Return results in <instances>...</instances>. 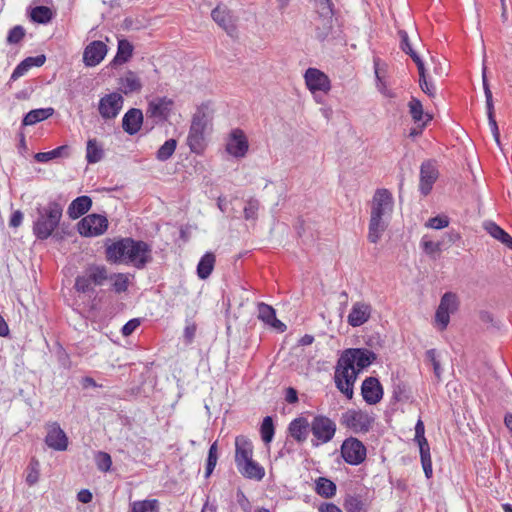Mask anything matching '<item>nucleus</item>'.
<instances>
[{"label": "nucleus", "mask_w": 512, "mask_h": 512, "mask_svg": "<svg viewBox=\"0 0 512 512\" xmlns=\"http://www.w3.org/2000/svg\"><path fill=\"white\" fill-rule=\"evenodd\" d=\"M377 355L367 348L345 349L337 360L334 372L336 388L348 399L354 396V384L363 369L369 367Z\"/></svg>", "instance_id": "nucleus-1"}, {"label": "nucleus", "mask_w": 512, "mask_h": 512, "mask_svg": "<svg viewBox=\"0 0 512 512\" xmlns=\"http://www.w3.org/2000/svg\"><path fill=\"white\" fill-rule=\"evenodd\" d=\"M37 217L33 221L32 232L37 240L44 241L51 237L58 228L63 216V205L55 200L36 207Z\"/></svg>", "instance_id": "nucleus-2"}, {"label": "nucleus", "mask_w": 512, "mask_h": 512, "mask_svg": "<svg viewBox=\"0 0 512 512\" xmlns=\"http://www.w3.org/2000/svg\"><path fill=\"white\" fill-rule=\"evenodd\" d=\"M212 114L207 104H201L193 114L187 144L191 152L201 154L205 148L204 133L211 123Z\"/></svg>", "instance_id": "nucleus-3"}, {"label": "nucleus", "mask_w": 512, "mask_h": 512, "mask_svg": "<svg viewBox=\"0 0 512 512\" xmlns=\"http://www.w3.org/2000/svg\"><path fill=\"white\" fill-rule=\"evenodd\" d=\"M254 444L245 435L235 438L234 462L237 471L246 479L256 478V461L253 459Z\"/></svg>", "instance_id": "nucleus-4"}, {"label": "nucleus", "mask_w": 512, "mask_h": 512, "mask_svg": "<svg viewBox=\"0 0 512 512\" xmlns=\"http://www.w3.org/2000/svg\"><path fill=\"white\" fill-rule=\"evenodd\" d=\"M374 421V417L362 409H348L340 417V424L355 434L368 433Z\"/></svg>", "instance_id": "nucleus-5"}, {"label": "nucleus", "mask_w": 512, "mask_h": 512, "mask_svg": "<svg viewBox=\"0 0 512 512\" xmlns=\"http://www.w3.org/2000/svg\"><path fill=\"white\" fill-rule=\"evenodd\" d=\"M314 10L321 21V25L315 28V36L320 41H325L333 29V16L335 7L332 0H313Z\"/></svg>", "instance_id": "nucleus-6"}, {"label": "nucleus", "mask_w": 512, "mask_h": 512, "mask_svg": "<svg viewBox=\"0 0 512 512\" xmlns=\"http://www.w3.org/2000/svg\"><path fill=\"white\" fill-rule=\"evenodd\" d=\"M174 101L166 96L155 97L150 100L146 109L147 124L151 120V128L154 125L164 124L172 114Z\"/></svg>", "instance_id": "nucleus-7"}, {"label": "nucleus", "mask_w": 512, "mask_h": 512, "mask_svg": "<svg viewBox=\"0 0 512 512\" xmlns=\"http://www.w3.org/2000/svg\"><path fill=\"white\" fill-rule=\"evenodd\" d=\"M340 452L344 461L352 466L363 463L367 456V449L363 442L352 436L342 442Z\"/></svg>", "instance_id": "nucleus-8"}, {"label": "nucleus", "mask_w": 512, "mask_h": 512, "mask_svg": "<svg viewBox=\"0 0 512 512\" xmlns=\"http://www.w3.org/2000/svg\"><path fill=\"white\" fill-rule=\"evenodd\" d=\"M108 229V219L104 215L89 214L77 223V230L81 236L96 237L104 234Z\"/></svg>", "instance_id": "nucleus-9"}, {"label": "nucleus", "mask_w": 512, "mask_h": 512, "mask_svg": "<svg viewBox=\"0 0 512 512\" xmlns=\"http://www.w3.org/2000/svg\"><path fill=\"white\" fill-rule=\"evenodd\" d=\"M127 263L133 264L137 269H143L152 261L151 247L142 240H135L129 237Z\"/></svg>", "instance_id": "nucleus-10"}, {"label": "nucleus", "mask_w": 512, "mask_h": 512, "mask_svg": "<svg viewBox=\"0 0 512 512\" xmlns=\"http://www.w3.org/2000/svg\"><path fill=\"white\" fill-rule=\"evenodd\" d=\"M439 178V170L435 160L428 159L421 163L419 175V192L422 196H428Z\"/></svg>", "instance_id": "nucleus-11"}, {"label": "nucleus", "mask_w": 512, "mask_h": 512, "mask_svg": "<svg viewBox=\"0 0 512 512\" xmlns=\"http://www.w3.org/2000/svg\"><path fill=\"white\" fill-rule=\"evenodd\" d=\"M335 422L327 416L317 415L311 422V432L322 444L330 442L336 433Z\"/></svg>", "instance_id": "nucleus-12"}, {"label": "nucleus", "mask_w": 512, "mask_h": 512, "mask_svg": "<svg viewBox=\"0 0 512 512\" xmlns=\"http://www.w3.org/2000/svg\"><path fill=\"white\" fill-rule=\"evenodd\" d=\"M393 205L392 193L386 188H379L372 198L370 216L384 218L385 215L391 214Z\"/></svg>", "instance_id": "nucleus-13"}, {"label": "nucleus", "mask_w": 512, "mask_h": 512, "mask_svg": "<svg viewBox=\"0 0 512 512\" xmlns=\"http://www.w3.org/2000/svg\"><path fill=\"white\" fill-rule=\"evenodd\" d=\"M124 99L121 94L112 92L100 98L98 111L104 120L114 119L123 107Z\"/></svg>", "instance_id": "nucleus-14"}, {"label": "nucleus", "mask_w": 512, "mask_h": 512, "mask_svg": "<svg viewBox=\"0 0 512 512\" xmlns=\"http://www.w3.org/2000/svg\"><path fill=\"white\" fill-rule=\"evenodd\" d=\"M305 84L308 90L316 95L317 92L327 94L331 90L329 77L317 68H308L304 74Z\"/></svg>", "instance_id": "nucleus-15"}, {"label": "nucleus", "mask_w": 512, "mask_h": 512, "mask_svg": "<svg viewBox=\"0 0 512 512\" xmlns=\"http://www.w3.org/2000/svg\"><path fill=\"white\" fill-rule=\"evenodd\" d=\"M47 434L45 444L55 451H65L68 447V437L58 422L46 424Z\"/></svg>", "instance_id": "nucleus-16"}, {"label": "nucleus", "mask_w": 512, "mask_h": 512, "mask_svg": "<svg viewBox=\"0 0 512 512\" xmlns=\"http://www.w3.org/2000/svg\"><path fill=\"white\" fill-rule=\"evenodd\" d=\"M383 387L376 377H367L361 385V395L363 400L369 405L379 403L383 398Z\"/></svg>", "instance_id": "nucleus-17"}, {"label": "nucleus", "mask_w": 512, "mask_h": 512, "mask_svg": "<svg viewBox=\"0 0 512 512\" xmlns=\"http://www.w3.org/2000/svg\"><path fill=\"white\" fill-rule=\"evenodd\" d=\"M108 51L107 45L99 40L92 41L88 44L83 52V62L87 67L98 65L106 56Z\"/></svg>", "instance_id": "nucleus-18"}, {"label": "nucleus", "mask_w": 512, "mask_h": 512, "mask_svg": "<svg viewBox=\"0 0 512 512\" xmlns=\"http://www.w3.org/2000/svg\"><path fill=\"white\" fill-rule=\"evenodd\" d=\"M258 320L277 333H283L287 329V326L277 319L275 309L263 302H258Z\"/></svg>", "instance_id": "nucleus-19"}, {"label": "nucleus", "mask_w": 512, "mask_h": 512, "mask_svg": "<svg viewBox=\"0 0 512 512\" xmlns=\"http://www.w3.org/2000/svg\"><path fill=\"white\" fill-rule=\"evenodd\" d=\"M483 90L485 94V100H486V109H487V117H488V123L490 126V130L492 132V135L495 139V141L499 144L500 143V132L499 128L495 119V112H494V103H493V96L492 92L490 90V86L485 74V69L483 70Z\"/></svg>", "instance_id": "nucleus-20"}, {"label": "nucleus", "mask_w": 512, "mask_h": 512, "mask_svg": "<svg viewBox=\"0 0 512 512\" xmlns=\"http://www.w3.org/2000/svg\"><path fill=\"white\" fill-rule=\"evenodd\" d=\"M372 306L369 303L358 301L352 305L347 317V323L351 327H359L365 324L371 317Z\"/></svg>", "instance_id": "nucleus-21"}, {"label": "nucleus", "mask_w": 512, "mask_h": 512, "mask_svg": "<svg viewBox=\"0 0 512 512\" xmlns=\"http://www.w3.org/2000/svg\"><path fill=\"white\" fill-rule=\"evenodd\" d=\"M248 150V141L240 129H235L231 132L228 142L226 144V151L236 157H244Z\"/></svg>", "instance_id": "nucleus-22"}, {"label": "nucleus", "mask_w": 512, "mask_h": 512, "mask_svg": "<svg viewBox=\"0 0 512 512\" xmlns=\"http://www.w3.org/2000/svg\"><path fill=\"white\" fill-rule=\"evenodd\" d=\"M129 237L121 238L106 247V259L111 263H127Z\"/></svg>", "instance_id": "nucleus-23"}, {"label": "nucleus", "mask_w": 512, "mask_h": 512, "mask_svg": "<svg viewBox=\"0 0 512 512\" xmlns=\"http://www.w3.org/2000/svg\"><path fill=\"white\" fill-rule=\"evenodd\" d=\"M310 430L311 424H309L305 417H297L293 419L287 428L289 436L300 444L307 440Z\"/></svg>", "instance_id": "nucleus-24"}, {"label": "nucleus", "mask_w": 512, "mask_h": 512, "mask_svg": "<svg viewBox=\"0 0 512 512\" xmlns=\"http://www.w3.org/2000/svg\"><path fill=\"white\" fill-rule=\"evenodd\" d=\"M143 125V113L138 108H130L122 118V128L128 135L137 134Z\"/></svg>", "instance_id": "nucleus-25"}, {"label": "nucleus", "mask_w": 512, "mask_h": 512, "mask_svg": "<svg viewBox=\"0 0 512 512\" xmlns=\"http://www.w3.org/2000/svg\"><path fill=\"white\" fill-rule=\"evenodd\" d=\"M91 207V197L87 195L78 196L69 204L67 214L71 219L75 220L86 214Z\"/></svg>", "instance_id": "nucleus-26"}, {"label": "nucleus", "mask_w": 512, "mask_h": 512, "mask_svg": "<svg viewBox=\"0 0 512 512\" xmlns=\"http://www.w3.org/2000/svg\"><path fill=\"white\" fill-rule=\"evenodd\" d=\"M28 16L33 23L46 25L52 21L55 12L48 6L38 5L27 10Z\"/></svg>", "instance_id": "nucleus-27"}, {"label": "nucleus", "mask_w": 512, "mask_h": 512, "mask_svg": "<svg viewBox=\"0 0 512 512\" xmlns=\"http://www.w3.org/2000/svg\"><path fill=\"white\" fill-rule=\"evenodd\" d=\"M134 47L127 39L118 40L117 52L113 60L110 62L112 67L122 65L129 61L133 55Z\"/></svg>", "instance_id": "nucleus-28"}, {"label": "nucleus", "mask_w": 512, "mask_h": 512, "mask_svg": "<svg viewBox=\"0 0 512 512\" xmlns=\"http://www.w3.org/2000/svg\"><path fill=\"white\" fill-rule=\"evenodd\" d=\"M84 273L92 285L102 286L108 280V269L104 265L90 264Z\"/></svg>", "instance_id": "nucleus-29"}, {"label": "nucleus", "mask_w": 512, "mask_h": 512, "mask_svg": "<svg viewBox=\"0 0 512 512\" xmlns=\"http://www.w3.org/2000/svg\"><path fill=\"white\" fill-rule=\"evenodd\" d=\"M387 227L388 223L384 220V218L370 216L367 236L369 242L376 244L382 237Z\"/></svg>", "instance_id": "nucleus-30"}, {"label": "nucleus", "mask_w": 512, "mask_h": 512, "mask_svg": "<svg viewBox=\"0 0 512 512\" xmlns=\"http://www.w3.org/2000/svg\"><path fill=\"white\" fill-rule=\"evenodd\" d=\"M54 114L52 107L38 108L29 111L22 119L23 126H31L41 121H44Z\"/></svg>", "instance_id": "nucleus-31"}, {"label": "nucleus", "mask_w": 512, "mask_h": 512, "mask_svg": "<svg viewBox=\"0 0 512 512\" xmlns=\"http://www.w3.org/2000/svg\"><path fill=\"white\" fill-rule=\"evenodd\" d=\"M212 19L222 27L229 35H232L235 27L232 23L231 16L228 11L217 6L211 12Z\"/></svg>", "instance_id": "nucleus-32"}, {"label": "nucleus", "mask_w": 512, "mask_h": 512, "mask_svg": "<svg viewBox=\"0 0 512 512\" xmlns=\"http://www.w3.org/2000/svg\"><path fill=\"white\" fill-rule=\"evenodd\" d=\"M215 265V255L211 252H206L199 260L197 265V275L200 279H207Z\"/></svg>", "instance_id": "nucleus-33"}, {"label": "nucleus", "mask_w": 512, "mask_h": 512, "mask_svg": "<svg viewBox=\"0 0 512 512\" xmlns=\"http://www.w3.org/2000/svg\"><path fill=\"white\" fill-rule=\"evenodd\" d=\"M69 156V146L61 145L57 148L47 151V152H38L34 155V159L39 163H47L51 160L68 157Z\"/></svg>", "instance_id": "nucleus-34"}, {"label": "nucleus", "mask_w": 512, "mask_h": 512, "mask_svg": "<svg viewBox=\"0 0 512 512\" xmlns=\"http://www.w3.org/2000/svg\"><path fill=\"white\" fill-rule=\"evenodd\" d=\"M336 491L337 486L332 480L326 477H319L318 479H316L315 492L319 496L323 498H332L335 496Z\"/></svg>", "instance_id": "nucleus-35"}, {"label": "nucleus", "mask_w": 512, "mask_h": 512, "mask_svg": "<svg viewBox=\"0 0 512 512\" xmlns=\"http://www.w3.org/2000/svg\"><path fill=\"white\" fill-rule=\"evenodd\" d=\"M120 85L125 94L139 92L142 89V83L133 71H128L126 75L120 79Z\"/></svg>", "instance_id": "nucleus-36"}, {"label": "nucleus", "mask_w": 512, "mask_h": 512, "mask_svg": "<svg viewBox=\"0 0 512 512\" xmlns=\"http://www.w3.org/2000/svg\"><path fill=\"white\" fill-rule=\"evenodd\" d=\"M104 157L103 147L95 138L89 139L86 146V160L89 164H95Z\"/></svg>", "instance_id": "nucleus-37"}, {"label": "nucleus", "mask_w": 512, "mask_h": 512, "mask_svg": "<svg viewBox=\"0 0 512 512\" xmlns=\"http://www.w3.org/2000/svg\"><path fill=\"white\" fill-rule=\"evenodd\" d=\"M416 66L419 73V86L421 90L429 97L433 98L436 94V88L432 81L427 80L424 62L416 61Z\"/></svg>", "instance_id": "nucleus-38"}, {"label": "nucleus", "mask_w": 512, "mask_h": 512, "mask_svg": "<svg viewBox=\"0 0 512 512\" xmlns=\"http://www.w3.org/2000/svg\"><path fill=\"white\" fill-rule=\"evenodd\" d=\"M108 280L111 281V290L116 294L124 293L129 287V277L125 273L108 274Z\"/></svg>", "instance_id": "nucleus-39"}, {"label": "nucleus", "mask_w": 512, "mask_h": 512, "mask_svg": "<svg viewBox=\"0 0 512 512\" xmlns=\"http://www.w3.org/2000/svg\"><path fill=\"white\" fill-rule=\"evenodd\" d=\"M261 439L266 446L272 442L275 435V424L271 416H266L260 426Z\"/></svg>", "instance_id": "nucleus-40"}, {"label": "nucleus", "mask_w": 512, "mask_h": 512, "mask_svg": "<svg viewBox=\"0 0 512 512\" xmlns=\"http://www.w3.org/2000/svg\"><path fill=\"white\" fill-rule=\"evenodd\" d=\"M398 36H399V39H400V42H399L400 49L404 53L409 55L411 57V59L414 61L415 64H416V61H422V59L417 54V52L412 48V45H411L408 33L405 30H403V29H399L398 30Z\"/></svg>", "instance_id": "nucleus-41"}, {"label": "nucleus", "mask_w": 512, "mask_h": 512, "mask_svg": "<svg viewBox=\"0 0 512 512\" xmlns=\"http://www.w3.org/2000/svg\"><path fill=\"white\" fill-rule=\"evenodd\" d=\"M343 505L346 512H367V506L359 495H347Z\"/></svg>", "instance_id": "nucleus-42"}, {"label": "nucleus", "mask_w": 512, "mask_h": 512, "mask_svg": "<svg viewBox=\"0 0 512 512\" xmlns=\"http://www.w3.org/2000/svg\"><path fill=\"white\" fill-rule=\"evenodd\" d=\"M419 450H420L421 464H422V468H423L425 477L427 479H430L433 475V468H432V459H431L429 444H425V445L421 444L419 446Z\"/></svg>", "instance_id": "nucleus-43"}, {"label": "nucleus", "mask_w": 512, "mask_h": 512, "mask_svg": "<svg viewBox=\"0 0 512 512\" xmlns=\"http://www.w3.org/2000/svg\"><path fill=\"white\" fill-rule=\"evenodd\" d=\"M409 113L415 123H420L425 121L426 114L423 110V105L421 101L416 97H411L408 102Z\"/></svg>", "instance_id": "nucleus-44"}, {"label": "nucleus", "mask_w": 512, "mask_h": 512, "mask_svg": "<svg viewBox=\"0 0 512 512\" xmlns=\"http://www.w3.org/2000/svg\"><path fill=\"white\" fill-rule=\"evenodd\" d=\"M177 147V141L173 138L168 139L159 147L156 152L157 160L164 162L171 158Z\"/></svg>", "instance_id": "nucleus-45"}, {"label": "nucleus", "mask_w": 512, "mask_h": 512, "mask_svg": "<svg viewBox=\"0 0 512 512\" xmlns=\"http://www.w3.org/2000/svg\"><path fill=\"white\" fill-rule=\"evenodd\" d=\"M158 504L157 499L134 501L131 504L130 512H158Z\"/></svg>", "instance_id": "nucleus-46"}, {"label": "nucleus", "mask_w": 512, "mask_h": 512, "mask_svg": "<svg viewBox=\"0 0 512 512\" xmlns=\"http://www.w3.org/2000/svg\"><path fill=\"white\" fill-rule=\"evenodd\" d=\"M218 460V445L217 441L212 443L208 450V456L205 467V478H209L213 473Z\"/></svg>", "instance_id": "nucleus-47"}, {"label": "nucleus", "mask_w": 512, "mask_h": 512, "mask_svg": "<svg viewBox=\"0 0 512 512\" xmlns=\"http://www.w3.org/2000/svg\"><path fill=\"white\" fill-rule=\"evenodd\" d=\"M459 306L458 297L453 292H446L442 295L438 307L444 308L450 313L457 311Z\"/></svg>", "instance_id": "nucleus-48"}, {"label": "nucleus", "mask_w": 512, "mask_h": 512, "mask_svg": "<svg viewBox=\"0 0 512 512\" xmlns=\"http://www.w3.org/2000/svg\"><path fill=\"white\" fill-rule=\"evenodd\" d=\"M55 354L60 367H62L65 370H70L72 368V361L70 359V355L60 342H56Z\"/></svg>", "instance_id": "nucleus-49"}, {"label": "nucleus", "mask_w": 512, "mask_h": 512, "mask_svg": "<svg viewBox=\"0 0 512 512\" xmlns=\"http://www.w3.org/2000/svg\"><path fill=\"white\" fill-rule=\"evenodd\" d=\"M392 399L395 402H404L409 399L407 385L404 382L398 381L393 384Z\"/></svg>", "instance_id": "nucleus-50"}, {"label": "nucleus", "mask_w": 512, "mask_h": 512, "mask_svg": "<svg viewBox=\"0 0 512 512\" xmlns=\"http://www.w3.org/2000/svg\"><path fill=\"white\" fill-rule=\"evenodd\" d=\"M425 357H426V360L431 363V365L433 367L434 375L437 378V380L439 381L441 379V374H442L443 370L441 368V364L438 359L437 350L434 348L428 349L425 352Z\"/></svg>", "instance_id": "nucleus-51"}, {"label": "nucleus", "mask_w": 512, "mask_h": 512, "mask_svg": "<svg viewBox=\"0 0 512 512\" xmlns=\"http://www.w3.org/2000/svg\"><path fill=\"white\" fill-rule=\"evenodd\" d=\"M420 246L427 255L431 256L442 251V242H434L428 239L427 236L422 237Z\"/></svg>", "instance_id": "nucleus-52"}, {"label": "nucleus", "mask_w": 512, "mask_h": 512, "mask_svg": "<svg viewBox=\"0 0 512 512\" xmlns=\"http://www.w3.org/2000/svg\"><path fill=\"white\" fill-rule=\"evenodd\" d=\"M26 35V30L21 25H16L12 27L7 35V43L8 44H18L20 43Z\"/></svg>", "instance_id": "nucleus-53"}, {"label": "nucleus", "mask_w": 512, "mask_h": 512, "mask_svg": "<svg viewBox=\"0 0 512 512\" xmlns=\"http://www.w3.org/2000/svg\"><path fill=\"white\" fill-rule=\"evenodd\" d=\"M97 468L102 472H108L112 466L111 456L103 451H99L95 456Z\"/></svg>", "instance_id": "nucleus-54"}, {"label": "nucleus", "mask_w": 512, "mask_h": 512, "mask_svg": "<svg viewBox=\"0 0 512 512\" xmlns=\"http://www.w3.org/2000/svg\"><path fill=\"white\" fill-rule=\"evenodd\" d=\"M450 312L446 311L442 307H438L435 313V322L440 331H444L450 322Z\"/></svg>", "instance_id": "nucleus-55"}, {"label": "nucleus", "mask_w": 512, "mask_h": 512, "mask_svg": "<svg viewBox=\"0 0 512 512\" xmlns=\"http://www.w3.org/2000/svg\"><path fill=\"white\" fill-rule=\"evenodd\" d=\"M74 288L80 293L94 292V287L85 273L76 277Z\"/></svg>", "instance_id": "nucleus-56"}, {"label": "nucleus", "mask_w": 512, "mask_h": 512, "mask_svg": "<svg viewBox=\"0 0 512 512\" xmlns=\"http://www.w3.org/2000/svg\"><path fill=\"white\" fill-rule=\"evenodd\" d=\"M449 225V218L446 215H437L435 217L430 218L426 222V227L440 230L443 228L448 227Z\"/></svg>", "instance_id": "nucleus-57"}, {"label": "nucleus", "mask_w": 512, "mask_h": 512, "mask_svg": "<svg viewBox=\"0 0 512 512\" xmlns=\"http://www.w3.org/2000/svg\"><path fill=\"white\" fill-rule=\"evenodd\" d=\"M39 462L36 459H32L29 464V472L26 476V482L32 486L39 480Z\"/></svg>", "instance_id": "nucleus-58"}, {"label": "nucleus", "mask_w": 512, "mask_h": 512, "mask_svg": "<svg viewBox=\"0 0 512 512\" xmlns=\"http://www.w3.org/2000/svg\"><path fill=\"white\" fill-rule=\"evenodd\" d=\"M484 228L494 239L498 241H501L507 233L503 228L492 221L486 222Z\"/></svg>", "instance_id": "nucleus-59"}, {"label": "nucleus", "mask_w": 512, "mask_h": 512, "mask_svg": "<svg viewBox=\"0 0 512 512\" xmlns=\"http://www.w3.org/2000/svg\"><path fill=\"white\" fill-rule=\"evenodd\" d=\"M414 441L420 446L421 444H429L425 437V426L423 421L419 418L415 425Z\"/></svg>", "instance_id": "nucleus-60"}, {"label": "nucleus", "mask_w": 512, "mask_h": 512, "mask_svg": "<svg viewBox=\"0 0 512 512\" xmlns=\"http://www.w3.org/2000/svg\"><path fill=\"white\" fill-rule=\"evenodd\" d=\"M197 331V325L194 322L186 321V326L183 332V338L186 344H191L194 341Z\"/></svg>", "instance_id": "nucleus-61"}, {"label": "nucleus", "mask_w": 512, "mask_h": 512, "mask_svg": "<svg viewBox=\"0 0 512 512\" xmlns=\"http://www.w3.org/2000/svg\"><path fill=\"white\" fill-rule=\"evenodd\" d=\"M141 321L139 318H133L127 321L121 328V334L124 337L130 336L140 326Z\"/></svg>", "instance_id": "nucleus-62"}, {"label": "nucleus", "mask_w": 512, "mask_h": 512, "mask_svg": "<svg viewBox=\"0 0 512 512\" xmlns=\"http://www.w3.org/2000/svg\"><path fill=\"white\" fill-rule=\"evenodd\" d=\"M236 500L237 504L239 505L243 512H252V505L250 501L248 500L244 492L240 489H238L236 493Z\"/></svg>", "instance_id": "nucleus-63"}, {"label": "nucleus", "mask_w": 512, "mask_h": 512, "mask_svg": "<svg viewBox=\"0 0 512 512\" xmlns=\"http://www.w3.org/2000/svg\"><path fill=\"white\" fill-rule=\"evenodd\" d=\"M22 61L29 69H31L32 67H41L42 65H44L46 61V56L44 54L30 56Z\"/></svg>", "instance_id": "nucleus-64"}]
</instances>
